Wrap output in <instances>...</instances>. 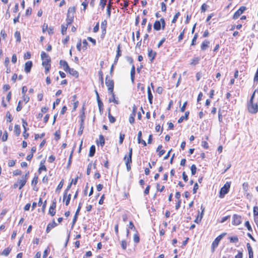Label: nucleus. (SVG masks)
I'll use <instances>...</instances> for the list:
<instances>
[{"label":"nucleus","mask_w":258,"mask_h":258,"mask_svg":"<svg viewBox=\"0 0 258 258\" xmlns=\"http://www.w3.org/2000/svg\"><path fill=\"white\" fill-rule=\"evenodd\" d=\"M256 90L252 94L250 99L249 102L247 103V108L248 111L251 113H256L258 111V105L257 103H254L253 102V100L254 97L255 93Z\"/></svg>","instance_id":"f257e3e1"},{"label":"nucleus","mask_w":258,"mask_h":258,"mask_svg":"<svg viewBox=\"0 0 258 258\" xmlns=\"http://www.w3.org/2000/svg\"><path fill=\"white\" fill-rule=\"evenodd\" d=\"M75 10V7H70L69 8L66 19L67 25L71 24L73 22Z\"/></svg>","instance_id":"f03ea898"},{"label":"nucleus","mask_w":258,"mask_h":258,"mask_svg":"<svg viewBox=\"0 0 258 258\" xmlns=\"http://www.w3.org/2000/svg\"><path fill=\"white\" fill-rule=\"evenodd\" d=\"M133 153V149L132 148H129L128 155H125L124 157V161L125 163L126 168L127 171H130L131 169L130 163L132 162V156Z\"/></svg>","instance_id":"7ed1b4c3"},{"label":"nucleus","mask_w":258,"mask_h":258,"mask_svg":"<svg viewBox=\"0 0 258 258\" xmlns=\"http://www.w3.org/2000/svg\"><path fill=\"white\" fill-rule=\"evenodd\" d=\"M230 187V182H226V183L220 189L219 195L220 198H223L224 196L228 192Z\"/></svg>","instance_id":"20e7f679"},{"label":"nucleus","mask_w":258,"mask_h":258,"mask_svg":"<svg viewBox=\"0 0 258 258\" xmlns=\"http://www.w3.org/2000/svg\"><path fill=\"white\" fill-rule=\"evenodd\" d=\"M41 57L42 60V66L50 65V57L45 52H41Z\"/></svg>","instance_id":"39448f33"},{"label":"nucleus","mask_w":258,"mask_h":258,"mask_svg":"<svg viewBox=\"0 0 258 258\" xmlns=\"http://www.w3.org/2000/svg\"><path fill=\"white\" fill-rule=\"evenodd\" d=\"M29 172H28L25 175L18 180L17 183L19 184V189H21L26 184Z\"/></svg>","instance_id":"423d86ee"},{"label":"nucleus","mask_w":258,"mask_h":258,"mask_svg":"<svg viewBox=\"0 0 258 258\" xmlns=\"http://www.w3.org/2000/svg\"><path fill=\"white\" fill-rule=\"evenodd\" d=\"M105 84L108 88V93H112L113 91L114 82L112 80L108 79V77H106Z\"/></svg>","instance_id":"0eeeda50"},{"label":"nucleus","mask_w":258,"mask_h":258,"mask_svg":"<svg viewBox=\"0 0 258 258\" xmlns=\"http://www.w3.org/2000/svg\"><path fill=\"white\" fill-rule=\"evenodd\" d=\"M225 234H221L218 236L216 239L214 240L212 244V251L214 252L216 247H217L219 244V243L221 239L222 238L223 235Z\"/></svg>","instance_id":"6e6552de"},{"label":"nucleus","mask_w":258,"mask_h":258,"mask_svg":"<svg viewBox=\"0 0 258 258\" xmlns=\"http://www.w3.org/2000/svg\"><path fill=\"white\" fill-rule=\"evenodd\" d=\"M246 9L244 6H241L233 15V19H237Z\"/></svg>","instance_id":"1a4fd4ad"},{"label":"nucleus","mask_w":258,"mask_h":258,"mask_svg":"<svg viewBox=\"0 0 258 258\" xmlns=\"http://www.w3.org/2000/svg\"><path fill=\"white\" fill-rule=\"evenodd\" d=\"M241 223V217L237 215L233 216L232 224L234 225H238Z\"/></svg>","instance_id":"9d476101"},{"label":"nucleus","mask_w":258,"mask_h":258,"mask_svg":"<svg viewBox=\"0 0 258 258\" xmlns=\"http://www.w3.org/2000/svg\"><path fill=\"white\" fill-rule=\"evenodd\" d=\"M32 67V61H28L25 64L24 71L26 73H29L30 72L31 68Z\"/></svg>","instance_id":"9b49d317"},{"label":"nucleus","mask_w":258,"mask_h":258,"mask_svg":"<svg viewBox=\"0 0 258 258\" xmlns=\"http://www.w3.org/2000/svg\"><path fill=\"white\" fill-rule=\"evenodd\" d=\"M111 95V97L109 99V102H113L116 104H119V101L117 99H116L115 97V94L113 93V91L112 93H108Z\"/></svg>","instance_id":"f8f14e48"},{"label":"nucleus","mask_w":258,"mask_h":258,"mask_svg":"<svg viewBox=\"0 0 258 258\" xmlns=\"http://www.w3.org/2000/svg\"><path fill=\"white\" fill-rule=\"evenodd\" d=\"M67 72L69 73L70 74L75 77L76 78H78L79 76L78 72L73 68H70L69 67V69L67 70Z\"/></svg>","instance_id":"ddd939ff"},{"label":"nucleus","mask_w":258,"mask_h":258,"mask_svg":"<svg viewBox=\"0 0 258 258\" xmlns=\"http://www.w3.org/2000/svg\"><path fill=\"white\" fill-rule=\"evenodd\" d=\"M59 64L63 67L64 71L67 72V70L69 69V66L66 60H60L59 61Z\"/></svg>","instance_id":"4468645a"},{"label":"nucleus","mask_w":258,"mask_h":258,"mask_svg":"<svg viewBox=\"0 0 258 258\" xmlns=\"http://www.w3.org/2000/svg\"><path fill=\"white\" fill-rule=\"evenodd\" d=\"M57 225V224L53 220L52 223H49L46 228V232L48 233L50 230L55 227Z\"/></svg>","instance_id":"2eb2a0df"},{"label":"nucleus","mask_w":258,"mask_h":258,"mask_svg":"<svg viewBox=\"0 0 258 258\" xmlns=\"http://www.w3.org/2000/svg\"><path fill=\"white\" fill-rule=\"evenodd\" d=\"M154 29L156 31H159L161 29V22L160 21H156L154 24Z\"/></svg>","instance_id":"dca6fc26"},{"label":"nucleus","mask_w":258,"mask_h":258,"mask_svg":"<svg viewBox=\"0 0 258 258\" xmlns=\"http://www.w3.org/2000/svg\"><path fill=\"white\" fill-rule=\"evenodd\" d=\"M189 114V112L188 111L185 112L184 115L181 116L179 118V119L178 120V123H181V122L183 121V120L184 119L187 120V118H188V116Z\"/></svg>","instance_id":"f3484780"},{"label":"nucleus","mask_w":258,"mask_h":258,"mask_svg":"<svg viewBox=\"0 0 258 258\" xmlns=\"http://www.w3.org/2000/svg\"><path fill=\"white\" fill-rule=\"evenodd\" d=\"M147 93H148V98L149 103L150 104H152V99H153V97L151 89L149 87H148V88Z\"/></svg>","instance_id":"a211bd4d"},{"label":"nucleus","mask_w":258,"mask_h":258,"mask_svg":"<svg viewBox=\"0 0 258 258\" xmlns=\"http://www.w3.org/2000/svg\"><path fill=\"white\" fill-rule=\"evenodd\" d=\"M209 43H210V42H209V41L205 40L202 43V44L201 45V49H202V50H205L207 49L208 48V47H209Z\"/></svg>","instance_id":"6ab92c4d"},{"label":"nucleus","mask_w":258,"mask_h":258,"mask_svg":"<svg viewBox=\"0 0 258 258\" xmlns=\"http://www.w3.org/2000/svg\"><path fill=\"white\" fill-rule=\"evenodd\" d=\"M200 57H194L192 60H191V61L190 62V64L191 65H196L197 64L199 63V61L200 60Z\"/></svg>","instance_id":"aec40b11"},{"label":"nucleus","mask_w":258,"mask_h":258,"mask_svg":"<svg viewBox=\"0 0 258 258\" xmlns=\"http://www.w3.org/2000/svg\"><path fill=\"white\" fill-rule=\"evenodd\" d=\"M156 55V53L155 52H153L152 49L148 50V56L151 57V60L152 61L153 59H154Z\"/></svg>","instance_id":"412c9836"},{"label":"nucleus","mask_w":258,"mask_h":258,"mask_svg":"<svg viewBox=\"0 0 258 258\" xmlns=\"http://www.w3.org/2000/svg\"><path fill=\"white\" fill-rule=\"evenodd\" d=\"M95 153V147L94 145H92L90 148L89 156L90 157H93Z\"/></svg>","instance_id":"4be33fe9"},{"label":"nucleus","mask_w":258,"mask_h":258,"mask_svg":"<svg viewBox=\"0 0 258 258\" xmlns=\"http://www.w3.org/2000/svg\"><path fill=\"white\" fill-rule=\"evenodd\" d=\"M84 107L83 106L82 108V110L81 113V114L80 115V118L81 119V122L82 123H84V120L85 119V112H84Z\"/></svg>","instance_id":"5701e85b"},{"label":"nucleus","mask_w":258,"mask_h":258,"mask_svg":"<svg viewBox=\"0 0 258 258\" xmlns=\"http://www.w3.org/2000/svg\"><path fill=\"white\" fill-rule=\"evenodd\" d=\"M84 128V123L80 122V128L78 132V134L79 136H81L83 132V130Z\"/></svg>","instance_id":"b1692460"},{"label":"nucleus","mask_w":258,"mask_h":258,"mask_svg":"<svg viewBox=\"0 0 258 258\" xmlns=\"http://www.w3.org/2000/svg\"><path fill=\"white\" fill-rule=\"evenodd\" d=\"M15 132L17 136H18L21 133L20 126L18 124L15 125Z\"/></svg>","instance_id":"393cba45"},{"label":"nucleus","mask_w":258,"mask_h":258,"mask_svg":"<svg viewBox=\"0 0 258 258\" xmlns=\"http://www.w3.org/2000/svg\"><path fill=\"white\" fill-rule=\"evenodd\" d=\"M120 47H121V44H119L117 47L116 54V57H119L121 55V50H120Z\"/></svg>","instance_id":"a878e982"},{"label":"nucleus","mask_w":258,"mask_h":258,"mask_svg":"<svg viewBox=\"0 0 258 258\" xmlns=\"http://www.w3.org/2000/svg\"><path fill=\"white\" fill-rule=\"evenodd\" d=\"M14 35H15V37L17 41L20 42L21 40L20 32L18 31L15 32Z\"/></svg>","instance_id":"bb28decb"},{"label":"nucleus","mask_w":258,"mask_h":258,"mask_svg":"<svg viewBox=\"0 0 258 258\" xmlns=\"http://www.w3.org/2000/svg\"><path fill=\"white\" fill-rule=\"evenodd\" d=\"M68 26V25H67V24H66V26L64 25H61V32L62 35L66 34Z\"/></svg>","instance_id":"cd10ccee"},{"label":"nucleus","mask_w":258,"mask_h":258,"mask_svg":"<svg viewBox=\"0 0 258 258\" xmlns=\"http://www.w3.org/2000/svg\"><path fill=\"white\" fill-rule=\"evenodd\" d=\"M72 183H70L67 186V188H66L65 191H64V195H63V200H64L67 197V194L68 193V191L70 190L71 186H72Z\"/></svg>","instance_id":"c85d7f7f"},{"label":"nucleus","mask_w":258,"mask_h":258,"mask_svg":"<svg viewBox=\"0 0 258 258\" xmlns=\"http://www.w3.org/2000/svg\"><path fill=\"white\" fill-rule=\"evenodd\" d=\"M11 249L9 248L5 249L2 252V254L5 255V256H8L9 254V253L11 251Z\"/></svg>","instance_id":"c756f323"},{"label":"nucleus","mask_w":258,"mask_h":258,"mask_svg":"<svg viewBox=\"0 0 258 258\" xmlns=\"http://www.w3.org/2000/svg\"><path fill=\"white\" fill-rule=\"evenodd\" d=\"M99 143L101 146H104L105 144V140L103 135L99 136Z\"/></svg>","instance_id":"7c9ffc66"},{"label":"nucleus","mask_w":258,"mask_h":258,"mask_svg":"<svg viewBox=\"0 0 258 258\" xmlns=\"http://www.w3.org/2000/svg\"><path fill=\"white\" fill-rule=\"evenodd\" d=\"M190 170H191V174L192 175H195L196 174V171H197V167H196V166L195 164H192L191 166Z\"/></svg>","instance_id":"2f4dec72"},{"label":"nucleus","mask_w":258,"mask_h":258,"mask_svg":"<svg viewBox=\"0 0 258 258\" xmlns=\"http://www.w3.org/2000/svg\"><path fill=\"white\" fill-rule=\"evenodd\" d=\"M107 27V21L104 20L101 22V29H103L104 30L105 29H106Z\"/></svg>","instance_id":"473e14b6"},{"label":"nucleus","mask_w":258,"mask_h":258,"mask_svg":"<svg viewBox=\"0 0 258 258\" xmlns=\"http://www.w3.org/2000/svg\"><path fill=\"white\" fill-rule=\"evenodd\" d=\"M98 75L99 76V80H100L101 84L103 85V74L101 70L99 71Z\"/></svg>","instance_id":"72a5a7b5"},{"label":"nucleus","mask_w":258,"mask_h":258,"mask_svg":"<svg viewBox=\"0 0 258 258\" xmlns=\"http://www.w3.org/2000/svg\"><path fill=\"white\" fill-rule=\"evenodd\" d=\"M71 194H69L68 195H67V197H66V199L64 200H63V201H66V206H68L69 204L70 201L71 200Z\"/></svg>","instance_id":"f704fd0d"},{"label":"nucleus","mask_w":258,"mask_h":258,"mask_svg":"<svg viewBox=\"0 0 258 258\" xmlns=\"http://www.w3.org/2000/svg\"><path fill=\"white\" fill-rule=\"evenodd\" d=\"M98 105L100 112H101L103 110V104L101 100H98Z\"/></svg>","instance_id":"c9c22d12"},{"label":"nucleus","mask_w":258,"mask_h":258,"mask_svg":"<svg viewBox=\"0 0 258 258\" xmlns=\"http://www.w3.org/2000/svg\"><path fill=\"white\" fill-rule=\"evenodd\" d=\"M134 241L136 243H138L140 241V237L137 233H136L134 235Z\"/></svg>","instance_id":"e433bc0d"},{"label":"nucleus","mask_w":258,"mask_h":258,"mask_svg":"<svg viewBox=\"0 0 258 258\" xmlns=\"http://www.w3.org/2000/svg\"><path fill=\"white\" fill-rule=\"evenodd\" d=\"M242 188L244 191H247L248 189V184L247 182H244L242 184Z\"/></svg>","instance_id":"4c0bfd02"},{"label":"nucleus","mask_w":258,"mask_h":258,"mask_svg":"<svg viewBox=\"0 0 258 258\" xmlns=\"http://www.w3.org/2000/svg\"><path fill=\"white\" fill-rule=\"evenodd\" d=\"M108 118H109L110 122L113 123L115 122V118L113 116H112L111 115L110 112H109V113H108Z\"/></svg>","instance_id":"58836bf2"},{"label":"nucleus","mask_w":258,"mask_h":258,"mask_svg":"<svg viewBox=\"0 0 258 258\" xmlns=\"http://www.w3.org/2000/svg\"><path fill=\"white\" fill-rule=\"evenodd\" d=\"M106 4V0H100V6H101L102 9H104L105 5Z\"/></svg>","instance_id":"ea45409f"},{"label":"nucleus","mask_w":258,"mask_h":258,"mask_svg":"<svg viewBox=\"0 0 258 258\" xmlns=\"http://www.w3.org/2000/svg\"><path fill=\"white\" fill-rule=\"evenodd\" d=\"M245 227H246V228H247V229L250 231H252V228L250 225V223L249 222V221H247L245 222Z\"/></svg>","instance_id":"a19ab883"},{"label":"nucleus","mask_w":258,"mask_h":258,"mask_svg":"<svg viewBox=\"0 0 258 258\" xmlns=\"http://www.w3.org/2000/svg\"><path fill=\"white\" fill-rule=\"evenodd\" d=\"M230 240L231 242H237L238 241V238L237 236H233L230 237Z\"/></svg>","instance_id":"79ce46f5"},{"label":"nucleus","mask_w":258,"mask_h":258,"mask_svg":"<svg viewBox=\"0 0 258 258\" xmlns=\"http://www.w3.org/2000/svg\"><path fill=\"white\" fill-rule=\"evenodd\" d=\"M179 15H180L179 12H177V13H176V14L174 16V18H173V20H172V23H174L176 22V21L177 20V19L179 17Z\"/></svg>","instance_id":"37998d69"},{"label":"nucleus","mask_w":258,"mask_h":258,"mask_svg":"<svg viewBox=\"0 0 258 258\" xmlns=\"http://www.w3.org/2000/svg\"><path fill=\"white\" fill-rule=\"evenodd\" d=\"M253 216H258V207L254 206L253 207Z\"/></svg>","instance_id":"c03bdc74"},{"label":"nucleus","mask_w":258,"mask_h":258,"mask_svg":"<svg viewBox=\"0 0 258 258\" xmlns=\"http://www.w3.org/2000/svg\"><path fill=\"white\" fill-rule=\"evenodd\" d=\"M49 213L50 215H51L52 216H54L55 214V210L54 209H53L52 208H50L49 209Z\"/></svg>","instance_id":"a18cd8bd"},{"label":"nucleus","mask_w":258,"mask_h":258,"mask_svg":"<svg viewBox=\"0 0 258 258\" xmlns=\"http://www.w3.org/2000/svg\"><path fill=\"white\" fill-rule=\"evenodd\" d=\"M208 6L206 4H203L201 7V11L202 12H205L207 9Z\"/></svg>","instance_id":"49530a36"},{"label":"nucleus","mask_w":258,"mask_h":258,"mask_svg":"<svg viewBox=\"0 0 258 258\" xmlns=\"http://www.w3.org/2000/svg\"><path fill=\"white\" fill-rule=\"evenodd\" d=\"M128 228L132 230H136V228H135V227L133 224V222L132 221L130 222Z\"/></svg>","instance_id":"de8ad7c7"},{"label":"nucleus","mask_w":258,"mask_h":258,"mask_svg":"<svg viewBox=\"0 0 258 258\" xmlns=\"http://www.w3.org/2000/svg\"><path fill=\"white\" fill-rule=\"evenodd\" d=\"M23 99L25 103H27L29 101V97L24 94L23 95Z\"/></svg>","instance_id":"09e8293b"},{"label":"nucleus","mask_w":258,"mask_h":258,"mask_svg":"<svg viewBox=\"0 0 258 258\" xmlns=\"http://www.w3.org/2000/svg\"><path fill=\"white\" fill-rule=\"evenodd\" d=\"M161 10L162 12H165L166 11V6L164 2L161 3Z\"/></svg>","instance_id":"8fccbe9b"},{"label":"nucleus","mask_w":258,"mask_h":258,"mask_svg":"<svg viewBox=\"0 0 258 258\" xmlns=\"http://www.w3.org/2000/svg\"><path fill=\"white\" fill-rule=\"evenodd\" d=\"M92 167V163H90L88 165L87 170V174L89 175L90 174V171Z\"/></svg>","instance_id":"3c124183"},{"label":"nucleus","mask_w":258,"mask_h":258,"mask_svg":"<svg viewBox=\"0 0 258 258\" xmlns=\"http://www.w3.org/2000/svg\"><path fill=\"white\" fill-rule=\"evenodd\" d=\"M7 139H8V133L7 132H5V133H4V134L3 136L2 139L3 142H5L7 140Z\"/></svg>","instance_id":"603ef678"},{"label":"nucleus","mask_w":258,"mask_h":258,"mask_svg":"<svg viewBox=\"0 0 258 258\" xmlns=\"http://www.w3.org/2000/svg\"><path fill=\"white\" fill-rule=\"evenodd\" d=\"M99 28V22H98L96 26L93 28V32L96 33L98 31Z\"/></svg>","instance_id":"864d4df0"},{"label":"nucleus","mask_w":258,"mask_h":258,"mask_svg":"<svg viewBox=\"0 0 258 258\" xmlns=\"http://www.w3.org/2000/svg\"><path fill=\"white\" fill-rule=\"evenodd\" d=\"M88 45V42H87L86 40H84L83 41V48L84 50H86L87 49V47Z\"/></svg>","instance_id":"5fc2aeb1"},{"label":"nucleus","mask_w":258,"mask_h":258,"mask_svg":"<svg viewBox=\"0 0 258 258\" xmlns=\"http://www.w3.org/2000/svg\"><path fill=\"white\" fill-rule=\"evenodd\" d=\"M45 136V133H42L40 135L36 134L35 135V139L37 140L38 138H42Z\"/></svg>","instance_id":"6e6d98bb"},{"label":"nucleus","mask_w":258,"mask_h":258,"mask_svg":"<svg viewBox=\"0 0 258 258\" xmlns=\"http://www.w3.org/2000/svg\"><path fill=\"white\" fill-rule=\"evenodd\" d=\"M38 182V177L37 176H35L32 181V185H36Z\"/></svg>","instance_id":"4d7b16f0"},{"label":"nucleus","mask_w":258,"mask_h":258,"mask_svg":"<svg viewBox=\"0 0 258 258\" xmlns=\"http://www.w3.org/2000/svg\"><path fill=\"white\" fill-rule=\"evenodd\" d=\"M17 58L16 54H14L12 57V62L13 63H15L17 61Z\"/></svg>","instance_id":"13d9d810"},{"label":"nucleus","mask_w":258,"mask_h":258,"mask_svg":"<svg viewBox=\"0 0 258 258\" xmlns=\"http://www.w3.org/2000/svg\"><path fill=\"white\" fill-rule=\"evenodd\" d=\"M6 117L8 118L7 121L9 122H11L12 120V118H11V115L9 112H8L6 114Z\"/></svg>","instance_id":"bf43d9fd"},{"label":"nucleus","mask_w":258,"mask_h":258,"mask_svg":"<svg viewBox=\"0 0 258 258\" xmlns=\"http://www.w3.org/2000/svg\"><path fill=\"white\" fill-rule=\"evenodd\" d=\"M31 57V54L29 52H27L24 54V59H27L30 58Z\"/></svg>","instance_id":"052dcab7"},{"label":"nucleus","mask_w":258,"mask_h":258,"mask_svg":"<svg viewBox=\"0 0 258 258\" xmlns=\"http://www.w3.org/2000/svg\"><path fill=\"white\" fill-rule=\"evenodd\" d=\"M55 139L56 140H58L60 138V134L58 132L56 131L54 133Z\"/></svg>","instance_id":"680f3d73"},{"label":"nucleus","mask_w":258,"mask_h":258,"mask_svg":"<svg viewBox=\"0 0 258 258\" xmlns=\"http://www.w3.org/2000/svg\"><path fill=\"white\" fill-rule=\"evenodd\" d=\"M88 2L87 0H85L84 2H83L82 3V5L84 7V10H86V8H87V7L88 6Z\"/></svg>","instance_id":"e2e57ef3"},{"label":"nucleus","mask_w":258,"mask_h":258,"mask_svg":"<svg viewBox=\"0 0 258 258\" xmlns=\"http://www.w3.org/2000/svg\"><path fill=\"white\" fill-rule=\"evenodd\" d=\"M199 188V185L197 183H196L194 185V188H193V193L196 194L197 192V190Z\"/></svg>","instance_id":"0e129e2a"},{"label":"nucleus","mask_w":258,"mask_h":258,"mask_svg":"<svg viewBox=\"0 0 258 258\" xmlns=\"http://www.w3.org/2000/svg\"><path fill=\"white\" fill-rule=\"evenodd\" d=\"M15 165V161L14 160H10L8 162V165L10 167H13Z\"/></svg>","instance_id":"69168bd1"},{"label":"nucleus","mask_w":258,"mask_h":258,"mask_svg":"<svg viewBox=\"0 0 258 258\" xmlns=\"http://www.w3.org/2000/svg\"><path fill=\"white\" fill-rule=\"evenodd\" d=\"M126 242L125 240H122L121 241V247L123 249H125L126 248Z\"/></svg>","instance_id":"338daca9"},{"label":"nucleus","mask_w":258,"mask_h":258,"mask_svg":"<svg viewBox=\"0 0 258 258\" xmlns=\"http://www.w3.org/2000/svg\"><path fill=\"white\" fill-rule=\"evenodd\" d=\"M202 143V146L205 149H208V147H209L208 143L206 141H203Z\"/></svg>","instance_id":"774afa93"}]
</instances>
